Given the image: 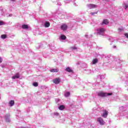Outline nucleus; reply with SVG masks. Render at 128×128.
I'll return each instance as SVG.
<instances>
[{
	"label": "nucleus",
	"instance_id": "f257e3e1",
	"mask_svg": "<svg viewBox=\"0 0 128 128\" xmlns=\"http://www.w3.org/2000/svg\"><path fill=\"white\" fill-rule=\"evenodd\" d=\"M112 93H106L104 92H100L98 93V96H100V98H104L106 96H112Z\"/></svg>",
	"mask_w": 128,
	"mask_h": 128
},
{
	"label": "nucleus",
	"instance_id": "f03ea898",
	"mask_svg": "<svg viewBox=\"0 0 128 128\" xmlns=\"http://www.w3.org/2000/svg\"><path fill=\"white\" fill-rule=\"evenodd\" d=\"M104 32H106L104 28H99L97 30V34L104 36Z\"/></svg>",
	"mask_w": 128,
	"mask_h": 128
},
{
	"label": "nucleus",
	"instance_id": "7ed1b4c3",
	"mask_svg": "<svg viewBox=\"0 0 128 128\" xmlns=\"http://www.w3.org/2000/svg\"><path fill=\"white\" fill-rule=\"evenodd\" d=\"M97 122H98L100 124L104 125V121L102 118H99L97 119Z\"/></svg>",
	"mask_w": 128,
	"mask_h": 128
},
{
	"label": "nucleus",
	"instance_id": "20e7f679",
	"mask_svg": "<svg viewBox=\"0 0 128 128\" xmlns=\"http://www.w3.org/2000/svg\"><path fill=\"white\" fill-rule=\"evenodd\" d=\"M108 112L106 110H104L103 111V114L102 115V116L104 118H106L108 116Z\"/></svg>",
	"mask_w": 128,
	"mask_h": 128
},
{
	"label": "nucleus",
	"instance_id": "39448f33",
	"mask_svg": "<svg viewBox=\"0 0 128 128\" xmlns=\"http://www.w3.org/2000/svg\"><path fill=\"white\" fill-rule=\"evenodd\" d=\"M87 6L88 8H90V9L98 8V6L94 4H88L87 5Z\"/></svg>",
	"mask_w": 128,
	"mask_h": 128
},
{
	"label": "nucleus",
	"instance_id": "423d86ee",
	"mask_svg": "<svg viewBox=\"0 0 128 128\" xmlns=\"http://www.w3.org/2000/svg\"><path fill=\"white\" fill-rule=\"evenodd\" d=\"M53 82L56 84H60V78H56V79L53 80Z\"/></svg>",
	"mask_w": 128,
	"mask_h": 128
},
{
	"label": "nucleus",
	"instance_id": "0eeeda50",
	"mask_svg": "<svg viewBox=\"0 0 128 128\" xmlns=\"http://www.w3.org/2000/svg\"><path fill=\"white\" fill-rule=\"evenodd\" d=\"M10 114H7L5 116L6 122H10Z\"/></svg>",
	"mask_w": 128,
	"mask_h": 128
},
{
	"label": "nucleus",
	"instance_id": "6e6552de",
	"mask_svg": "<svg viewBox=\"0 0 128 128\" xmlns=\"http://www.w3.org/2000/svg\"><path fill=\"white\" fill-rule=\"evenodd\" d=\"M68 28V26L66 24H64L61 26V30H66Z\"/></svg>",
	"mask_w": 128,
	"mask_h": 128
},
{
	"label": "nucleus",
	"instance_id": "1a4fd4ad",
	"mask_svg": "<svg viewBox=\"0 0 128 128\" xmlns=\"http://www.w3.org/2000/svg\"><path fill=\"white\" fill-rule=\"evenodd\" d=\"M12 80H16V78H20V74L16 73L14 76H12Z\"/></svg>",
	"mask_w": 128,
	"mask_h": 128
},
{
	"label": "nucleus",
	"instance_id": "9d476101",
	"mask_svg": "<svg viewBox=\"0 0 128 128\" xmlns=\"http://www.w3.org/2000/svg\"><path fill=\"white\" fill-rule=\"evenodd\" d=\"M108 24V20L106 19L104 20L102 23V24Z\"/></svg>",
	"mask_w": 128,
	"mask_h": 128
},
{
	"label": "nucleus",
	"instance_id": "9b49d317",
	"mask_svg": "<svg viewBox=\"0 0 128 128\" xmlns=\"http://www.w3.org/2000/svg\"><path fill=\"white\" fill-rule=\"evenodd\" d=\"M22 28H23V30H28V26L27 24H24L22 25Z\"/></svg>",
	"mask_w": 128,
	"mask_h": 128
},
{
	"label": "nucleus",
	"instance_id": "f8f14e48",
	"mask_svg": "<svg viewBox=\"0 0 128 128\" xmlns=\"http://www.w3.org/2000/svg\"><path fill=\"white\" fill-rule=\"evenodd\" d=\"M14 105V100H11L10 102H9V106H12Z\"/></svg>",
	"mask_w": 128,
	"mask_h": 128
},
{
	"label": "nucleus",
	"instance_id": "ddd939ff",
	"mask_svg": "<svg viewBox=\"0 0 128 128\" xmlns=\"http://www.w3.org/2000/svg\"><path fill=\"white\" fill-rule=\"evenodd\" d=\"M98 60L97 58L94 59L92 61V64H98Z\"/></svg>",
	"mask_w": 128,
	"mask_h": 128
},
{
	"label": "nucleus",
	"instance_id": "4468645a",
	"mask_svg": "<svg viewBox=\"0 0 128 128\" xmlns=\"http://www.w3.org/2000/svg\"><path fill=\"white\" fill-rule=\"evenodd\" d=\"M65 70L66 72H72V70L70 67H68L67 68H66Z\"/></svg>",
	"mask_w": 128,
	"mask_h": 128
},
{
	"label": "nucleus",
	"instance_id": "2eb2a0df",
	"mask_svg": "<svg viewBox=\"0 0 128 128\" xmlns=\"http://www.w3.org/2000/svg\"><path fill=\"white\" fill-rule=\"evenodd\" d=\"M50 72H58V69H56V68L51 69Z\"/></svg>",
	"mask_w": 128,
	"mask_h": 128
},
{
	"label": "nucleus",
	"instance_id": "dca6fc26",
	"mask_svg": "<svg viewBox=\"0 0 128 128\" xmlns=\"http://www.w3.org/2000/svg\"><path fill=\"white\" fill-rule=\"evenodd\" d=\"M70 94V93L68 92H66L64 94V96L66 98H68Z\"/></svg>",
	"mask_w": 128,
	"mask_h": 128
},
{
	"label": "nucleus",
	"instance_id": "f3484780",
	"mask_svg": "<svg viewBox=\"0 0 128 128\" xmlns=\"http://www.w3.org/2000/svg\"><path fill=\"white\" fill-rule=\"evenodd\" d=\"M44 26L45 28H48L50 26V22H46L44 24Z\"/></svg>",
	"mask_w": 128,
	"mask_h": 128
},
{
	"label": "nucleus",
	"instance_id": "a211bd4d",
	"mask_svg": "<svg viewBox=\"0 0 128 128\" xmlns=\"http://www.w3.org/2000/svg\"><path fill=\"white\" fill-rule=\"evenodd\" d=\"M0 38L2 40H4V39L6 38H8V36H6V34H2V35H1Z\"/></svg>",
	"mask_w": 128,
	"mask_h": 128
},
{
	"label": "nucleus",
	"instance_id": "6ab92c4d",
	"mask_svg": "<svg viewBox=\"0 0 128 128\" xmlns=\"http://www.w3.org/2000/svg\"><path fill=\"white\" fill-rule=\"evenodd\" d=\"M58 108L60 110H62L64 109V106L61 105L59 106Z\"/></svg>",
	"mask_w": 128,
	"mask_h": 128
},
{
	"label": "nucleus",
	"instance_id": "aec40b11",
	"mask_svg": "<svg viewBox=\"0 0 128 128\" xmlns=\"http://www.w3.org/2000/svg\"><path fill=\"white\" fill-rule=\"evenodd\" d=\"M60 38L61 40H66V36L62 35V36H60Z\"/></svg>",
	"mask_w": 128,
	"mask_h": 128
},
{
	"label": "nucleus",
	"instance_id": "412c9836",
	"mask_svg": "<svg viewBox=\"0 0 128 128\" xmlns=\"http://www.w3.org/2000/svg\"><path fill=\"white\" fill-rule=\"evenodd\" d=\"M33 86H38V84L36 82H34V83H33Z\"/></svg>",
	"mask_w": 128,
	"mask_h": 128
},
{
	"label": "nucleus",
	"instance_id": "4be33fe9",
	"mask_svg": "<svg viewBox=\"0 0 128 128\" xmlns=\"http://www.w3.org/2000/svg\"><path fill=\"white\" fill-rule=\"evenodd\" d=\"M71 50H77V48L76 46L71 47Z\"/></svg>",
	"mask_w": 128,
	"mask_h": 128
},
{
	"label": "nucleus",
	"instance_id": "5701e85b",
	"mask_svg": "<svg viewBox=\"0 0 128 128\" xmlns=\"http://www.w3.org/2000/svg\"><path fill=\"white\" fill-rule=\"evenodd\" d=\"M4 22L2 21H0V26H4Z\"/></svg>",
	"mask_w": 128,
	"mask_h": 128
},
{
	"label": "nucleus",
	"instance_id": "b1692460",
	"mask_svg": "<svg viewBox=\"0 0 128 128\" xmlns=\"http://www.w3.org/2000/svg\"><path fill=\"white\" fill-rule=\"evenodd\" d=\"M120 110H122V112H124V106L120 107Z\"/></svg>",
	"mask_w": 128,
	"mask_h": 128
},
{
	"label": "nucleus",
	"instance_id": "393cba45",
	"mask_svg": "<svg viewBox=\"0 0 128 128\" xmlns=\"http://www.w3.org/2000/svg\"><path fill=\"white\" fill-rule=\"evenodd\" d=\"M98 14V12H91L90 14H92V16H94V14Z\"/></svg>",
	"mask_w": 128,
	"mask_h": 128
},
{
	"label": "nucleus",
	"instance_id": "a878e982",
	"mask_svg": "<svg viewBox=\"0 0 128 128\" xmlns=\"http://www.w3.org/2000/svg\"><path fill=\"white\" fill-rule=\"evenodd\" d=\"M124 8L125 10H126V8H128V4H124Z\"/></svg>",
	"mask_w": 128,
	"mask_h": 128
},
{
	"label": "nucleus",
	"instance_id": "bb28decb",
	"mask_svg": "<svg viewBox=\"0 0 128 128\" xmlns=\"http://www.w3.org/2000/svg\"><path fill=\"white\" fill-rule=\"evenodd\" d=\"M90 72H92V70H86V74H90Z\"/></svg>",
	"mask_w": 128,
	"mask_h": 128
},
{
	"label": "nucleus",
	"instance_id": "cd10ccee",
	"mask_svg": "<svg viewBox=\"0 0 128 128\" xmlns=\"http://www.w3.org/2000/svg\"><path fill=\"white\" fill-rule=\"evenodd\" d=\"M118 30L119 32H122L124 30V28H119Z\"/></svg>",
	"mask_w": 128,
	"mask_h": 128
},
{
	"label": "nucleus",
	"instance_id": "c85d7f7f",
	"mask_svg": "<svg viewBox=\"0 0 128 128\" xmlns=\"http://www.w3.org/2000/svg\"><path fill=\"white\" fill-rule=\"evenodd\" d=\"M124 36H126V37L128 38V33H125L124 34Z\"/></svg>",
	"mask_w": 128,
	"mask_h": 128
},
{
	"label": "nucleus",
	"instance_id": "c756f323",
	"mask_svg": "<svg viewBox=\"0 0 128 128\" xmlns=\"http://www.w3.org/2000/svg\"><path fill=\"white\" fill-rule=\"evenodd\" d=\"M54 116H58V112H54Z\"/></svg>",
	"mask_w": 128,
	"mask_h": 128
},
{
	"label": "nucleus",
	"instance_id": "7c9ffc66",
	"mask_svg": "<svg viewBox=\"0 0 128 128\" xmlns=\"http://www.w3.org/2000/svg\"><path fill=\"white\" fill-rule=\"evenodd\" d=\"M0 62H2V58L0 57Z\"/></svg>",
	"mask_w": 128,
	"mask_h": 128
},
{
	"label": "nucleus",
	"instance_id": "2f4dec72",
	"mask_svg": "<svg viewBox=\"0 0 128 128\" xmlns=\"http://www.w3.org/2000/svg\"><path fill=\"white\" fill-rule=\"evenodd\" d=\"M110 42H114V40H112V38H110Z\"/></svg>",
	"mask_w": 128,
	"mask_h": 128
},
{
	"label": "nucleus",
	"instance_id": "473e14b6",
	"mask_svg": "<svg viewBox=\"0 0 128 128\" xmlns=\"http://www.w3.org/2000/svg\"><path fill=\"white\" fill-rule=\"evenodd\" d=\"M113 48H116V46H113Z\"/></svg>",
	"mask_w": 128,
	"mask_h": 128
},
{
	"label": "nucleus",
	"instance_id": "72a5a7b5",
	"mask_svg": "<svg viewBox=\"0 0 128 128\" xmlns=\"http://www.w3.org/2000/svg\"><path fill=\"white\" fill-rule=\"evenodd\" d=\"M56 102H58V99H56Z\"/></svg>",
	"mask_w": 128,
	"mask_h": 128
},
{
	"label": "nucleus",
	"instance_id": "f704fd0d",
	"mask_svg": "<svg viewBox=\"0 0 128 128\" xmlns=\"http://www.w3.org/2000/svg\"><path fill=\"white\" fill-rule=\"evenodd\" d=\"M11 0V2H14V0Z\"/></svg>",
	"mask_w": 128,
	"mask_h": 128
},
{
	"label": "nucleus",
	"instance_id": "c9c22d12",
	"mask_svg": "<svg viewBox=\"0 0 128 128\" xmlns=\"http://www.w3.org/2000/svg\"><path fill=\"white\" fill-rule=\"evenodd\" d=\"M59 16H62V14H59Z\"/></svg>",
	"mask_w": 128,
	"mask_h": 128
},
{
	"label": "nucleus",
	"instance_id": "e433bc0d",
	"mask_svg": "<svg viewBox=\"0 0 128 128\" xmlns=\"http://www.w3.org/2000/svg\"><path fill=\"white\" fill-rule=\"evenodd\" d=\"M0 2H2V0H0Z\"/></svg>",
	"mask_w": 128,
	"mask_h": 128
},
{
	"label": "nucleus",
	"instance_id": "4c0bfd02",
	"mask_svg": "<svg viewBox=\"0 0 128 128\" xmlns=\"http://www.w3.org/2000/svg\"><path fill=\"white\" fill-rule=\"evenodd\" d=\"M85 36H88L86 35Z\"/></svg>",
	"mask_w": 128,
	"mask_h": 128
},
{
	"label": "nucleus",
	"instance_id": "58836bf2",
	"mask_svg": "<svg viewBox=\"0 0 128 128\" xmlns=\"http://www.w3.org/2000/svg\"><path fill=\"white\" fill-rule=\"evenodd\" d=\"M100 78H102V76H100Z\"/></svg>",
	"mask_w": 128,
	"mask_h": 128
}]
</instances>
